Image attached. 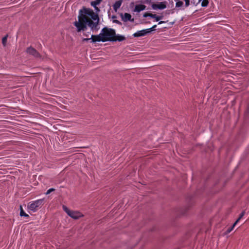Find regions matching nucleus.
<instances>
[{"mask_svg":"<svg viewBox=\"0 0 249 249\" xmlns=\"http://www.w3.org/2000/svg\"><path fill=\"white\" fill-rule=\"evenodd\" d=\"M148 34L147 29H144L141 31H137V32L133 34V36L134 37H140L143 36Z\"/></svg>","mask_w":249,"mask_h":249,"instance_id":"1a4fd4ad","label":"nucleus"},{"mask_svg":"<svg viewBox=\"0 0 249 249\" xmlns=\"http://www.w3.org/2000/svg\"><path fill=\"white\" fill-rule=\"evenodd\" d=\"M209 3V1L208 0H203L202 2H201V6L202 7H206L208 6Z\"/></svg>","mask_w":249,"mask_h":249,"instance_id":"a211bd4d","label":"nucleus"},{"mask_svg":"<svg viewBox=\"0 0 249 249\" xmlns=\"http://www.w3.org/2000/svg\"><path fill=\"white\" fill-rule=\"evenodd\" d=\"M122 0H119L116 1L113 5L114 10L116 11L121 6Z\"/></svg>","mask_w":249,"mask_h":249,"instance_id":"ddd939ff","label":"nucleus"},{"mask_svg":"<svg viewBox=\"0 0 249 249\" xmlns=\"http://www.w3.org/2000/svg\"><path fill=\"white\" fill-rule=\"evenodd\" d=\"M113 22L117 23L120 25H122V24L121 22H120V21H119L118 20H117V19H114L113 20Z\"/></svg>","mask_w":249,"mask_h":249,"instance_id":"393cba45","label":"nucleus"},{"mask_svg":"<svg viewBox=\"0 0 249 249\" xmlns=\"http://www.w3.org/2000/svg\"><path fill=\"white\" fill-rule=\"evenodd\" d=\"M154 18H155L156 21H158L160 19H162V17L157 16L156 15H155V17Z\"/></svg>","mask_w":249,"mask_h":249,"instance_id":"4be33fe9","label":"nucleus"},{"mask_svg":"<svg viewBox=\"0 0 249 249\" xmlns=\"http://www.w3.org/2000/svg\"><path fill=\"white\" fill-rule=\"evenodd\" d=\"M143 17L145 18L147 17H150L152 18H154L155 17V14H152L151 13H145L143 14Z\"/></svg>","mask_w":249,"mask_h":249,"instance_id":"dca6fc26","label":"nucleus"},{"mask_svg":"<svg viewBox=\"0 0 249 249\" xmlns=\"http://www.w3.org/2000/svg\"><path fill=\"white\" fill-rule=\"evenodd\" d=\"M125 39V37L124 36L119 34L116 35V33H115L114 37L111 40H112V41H118L120 42L124 40Z\"/></svg>","mask_w":249,"mask_h":249,"instance_id":"9b49d317","label":"nucleus"},{"mask_svg":"<svg viewBox=\"0 0 249 249\" xmlns=\"http://www.w3.org/2000/svg\"><path fill=\"white\" fill-rule=\"evenodd\" d=\"M78 21H75L73 24L77 28V31H84L87 26L92 31H98L100 29L99 26L100 19L97 13H95L92 9L83 7L79 11L78 16Z\"/></svg>","mask_w":249,"mask_h":249,"instance_id":"f257e3e1","label":"nucleus"},{"mask_svg":"<svg viewBox=\"0 0 249 249\" xmlns=\"http://www.w3.org/2000/svg\"><path fill=\"white\" fill-rule=\"evenodd\" d=\"M245 211H243L240 214L238 217V218L236 220L235 222V224H237L238 222L240 221V220L245 215Z\"/></svg>","mask_w":249,"mask_h":249,"instance_id":"2eb2a0df","label":"nucleus"},{"mask_svg":"<svg viewBox=\"0 0 249 249\" xmlns=\"http://www.w3.org/2000/svg\"><path fill=\"white\" fill-rule=\"evenodd\" d=\"M63 210L71 218L77 219L82 217L83 215L79 212L70 210L66 206H63Z\"/></svg>","mask_w":249,"mask_h":249,"instance_id":"20e7f679","label":"nucleus"},{"mask_svg":"<svg viewBox=\"0 0 249 249\" xmlns=\"http://www.w3.org/2000/svg\"><path fill=\"white\" fill-rule=\"evenodd\" d=\"M44 204V199H39L31 201L28 205V208L33 212H36Z\"/></svg>","mask_w":249,"mask_h":249,"instance_id":"7ed1b4c3","label":"nucleus"},{"mask_svg":"<svg viewBox=\"0 0 249 249\" xmlns=\"http://www.w3.org/2000/svg\"><path fill=\"white\" fill-rule=\"evenodd\" d=\"M20 215L21 216L29 217V215L25 213V212L23 211L21 206H20Z\"/></svg>","mask_w":249,"mask_h":249,"instance_id":"4468645a","label":"nucleus"},{"mask_svg":"<svg viewBox=\"0 0 249 249\" xmlns=\"http://www.w3.org/2000/svg\"><path fill=\"white\" fill-rule=\"evenodd\" d=\"M7 36H5L2 38V43L4 46L6 45V43L7 42Z\"/></svg>","mask_w":249,"mask_h":249,"instance_id":"412c9836","label":"nucleus"},{"mask_svg":"<svg viewBox=\"0 0 249 249\" xmlns=\"http://www.w3.org/2000/svg\"><path fill=\"white\" fill-rule=\"evenodd\" d=\"M26 52L27 53L33 55L36 58H40L41 57L40 54L34 48L32 47H28L26 49Z\"/></svg>","mask_w":249,"mask_h":249,"instance_id":"423d86ee","label":"nucleus"},{"mask_svg":"<svg viewBox=\"0 0 249 249\" xmlns=\"http://www.w3.org/2000/svg\"><path fill=\"white\" fill-rule=\"evenodd\" d=\"M146 6L143 4H138L136 5L135 11L137 12H140L142 10H144Z\"/></svg>","mask_w":249,"mask_h":249,"instance_id":"f8f14e48","label":"nucleus"},{"mask_svg":"<svg viewBox=\"0 0 249 249\" xmlns=\"http://www.w3.org/2000/svg\"><path fill=\"white\" fill-rule=\"evenodd\" d=\"M90 39H91L92 42L94 43L96 42L102 41L104 42L107 41V39H105L103 37L102 35H101V33L98 35H92L90 38H84L83 41H87Z\"/></svg>","mask_w":249,"mask_h":249,"instance_id":"39448f33","label":"nucleus"},{"mask_svg":"<svg viewBox=\"0 0 249 249\" xmlns=\"http://www.w3.org/2000/svg\"><path fill=\"white\" fill-rule=\"evenodd\" d=\"M55 190L54 188H50L49 190H47V191L46 193V195L50 194L51 192H53Z\"/></svg>","mask_w":249,"mask_h":249,"instance_id":"5701e85b","label":"nucleus"},{"mask_svg":"<svg viewBox=\"0 0 249 249\" xmlns=\"http://www.w3.org/2000/svg\"><path fill=\"white\" fill-rule=\"evenodd\" d=\"M236 225V224H235V222H234V224H233V225L227 230V233H230V232H231L233 230V229H234V228Z\"/></svg>","mask_w":249,"mask_h":249,"instance_id":"aec40b11","label":"nucleus"},{"mask_svg":"<svg viewBox=\"0 0 249 249\" xmlns=\"http://www.w3.org/2000/svg\"><path fill=\"white\" fill-rule=\"evenodd\" d=\"M164 22H164V21H160L159 22L158 24H162V23H164Z\"/></svg>","mask_w":249,"mask_h":249,"instance_id":"a878e982","label":"nucleus"},{"mask_svg":"<svg viewBox=\"0 0 249 249\" xmlns=\"http://www.w3.org/2000/svg\"><path fill=\"white\" fill-rule=\"evenodd\" d=\"M202 0H199V2L201 1Z\"/></svg>","mask_w":249,"mask_h":249,"instance_id":"bb28decb","label":"nucleus"},{"mask_svg":"<svg viewBox=\"0 0 249 249\" xmlns=\"http://www.w3.org/2000/svg\"><path fill=\"white\" fill-rule=\"evenodd\" d=\"M156 27H157V25H154L151 28H148V29H146L147 32H148V33H150L152 31H155V28H156Z\"/></svg>","mask_w":249,"mask_h":249,"instance_id":"6ab92c4d","label":"nucleus"},{"mask_svg":"<svg viewBox=\"0 0 249 249\" xmlns=\"http://www.w3.org/2000/svg\"><path fill=\"white\" fill-rule=\"evenodd\" d=\"M121 16L122 20L124 22H126L127 21H134V19L132 18L131 15L129 13H125L124 14H121Z\"/></svg>","mask_w":249,"mask_h":249,"instance_id":"6e6552de","label":"nucleus"},{"mask_svg":"<svg viewBox=\"0 0 249 249\" xmlns=\"http://www.w3.org/2000/svg\"><path fill=\"white\" fill-rule=\"evenodd\" d=\"M102 1V0H95L90 2L91 5L94 8L96 12H98L100 11V9L98 7H97V5L99 4Z\"/></svg>","mask_w":249,"mask_h":249,"instance_id":"9d476101","label":"nucleus"},{"mask_svg":"<svg viewBox=\"0 0 249 249\" xmlns=\"http://www.w3.org/2000/svg\"><path fill=\"white\" fill-rule=\"evenodd\" d=\"M185 2V6L186 7L189 6V5H190V0H184Z\"/></svg>","mask_w":249,"mask_h":249,"instance_id":"b1692460","label":"nucleus"},{"mask_svg":"<svg viewBox=\"0 0 249 249\" xmlns=\"http://www.w3.org/2000/svg\"><path fill=\"white\" fill-rule=\"evenodd\" d=\"M166 2H160L158 3H153L152 5V7L153 9H160L162 10L166 8Z\"/></svg>","mask_w":249,"mask_h":249,"instance_id":"0eeeda50","label":"nucleus"},{"mask_svg":"<svg viewBox=\"0 0 249 249\" xmlns=\"http://www.w3.org/2000/svg\"><path fill=\"white\" fill-rule=\"evenodd\" d=\"M183 4V3L182 1L178 0L176 3V7H180L182 6Z\"/></svg>","mask_w":249,"mask_h":249,"instance_id":"f3484780","label":"nucleus"},{"mask_svg":"<svg viewBox=\"0 0 249 249\" xmlns=\"http://www.w3.org/2000/svg\"><path fill=\"white\" fill-rule=\"evenodd\" d=\"M115 33V30L111 28H108L107 27H104L101 31V35H102L104 38L107 39V41H112L111 39H112L114 37Z\"/></svg>","mask_w":249,"mask_h":249,"instance_id":"f03ea898","label":"nucleus"}]
</instances>
